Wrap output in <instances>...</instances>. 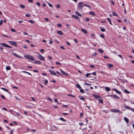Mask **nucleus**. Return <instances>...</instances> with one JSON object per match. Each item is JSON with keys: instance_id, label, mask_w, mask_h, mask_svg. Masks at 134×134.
<instances>
[{"instance_id": "nucleus-1", "label": "nucleus", "mask_w": 134, "mask_h": 134, "mask_svg": "<svg viewBox=\"0 0 134 134\" xmlns=\"http://www.w3.org/2000/svg\"><path fill=\"white\" fill-rule=\"evenodd\" d=\"M84 4V3H83L82 2H80L79 3V4L77 5V9L78 10L80 11H82V9L83 7V5L82 4Z\"/></svg>"}, {"instance_id": "nucleus-2", "label": "nucleus", "mask_w": 134, "mask_h": 134, "mask_svg": "<svg viewBox=\"0 0 134 134\" xmlns=\"http://www.w3.org/2000/svg\"><path fill=\"white\" fill-rule=\"evenodd\" d=\"M24 57L26 58H27L31 60L34 61L35 60V59L32 56L29 55H24Z\"/></svg>"}, {"instance_id": "nucleus-3", "label": "nucleus", "mask_w": 134, "mask_h": 134, "mask_svg": "<svg viewBox=\"0 0 134 134\" xmlns=\"http://www.w3.org/2000/svg\"><path fill=\"white\" fill-rule=\"evenodd\" d=\"M8 42L9 43L12 45H14L16 47L17 46V43L16 42L12 41H9Z\"/></svg>"}, {"instance_id": "nucleus-4", "label": "nucleus", "mask_w": 134, "mask_h": 134, "mask_svg": "<svg viewBox=\"0 0 134 134\" xmlns=\"http://www.w3.org/2000/svg\"><path fill=\"white\" fill-rule=\"evenodd\" d=\"M108 96L111 97L117 98V99H119L120 98L119 97L115 95L110 94Z\"/></svg>"}, {"instance_id": "nucleus-5", "label": "nucleus", "mask_w": 134, "mask_h": 134, "mask_svg": "<svg viewBox=\"0 0 134 134\" xmlns=\"http://www.w3.org/2000/svg\"><path fill=\"white\" fill-rule=\"evenodd\" d=\"M60 72L62 74L64 75H65L66 76H68V75L69 74H68V73H66L62 69H60Z\"/></svg>"}, {"instance_id": "nucleus-6", "label": "nucleus", "mask_w": 134, "mask_h": 134, "mask_svg": "<svg viewBox=\"0 0 134 134\" xmlns=\"http://www.w3.org/2000/svg\"><path fill=\"white\" fill-rule=\"evenodd\" d=\"M12 53L13 55H14V56H15L19 58H22V57H21V56L19 55H18L17 54H16L15 53H14L13 52H12Z\"/></svg>"}, {"instance_id": "nucleus-7", "label": "nucleus", "mask_w": 134, "mask_h": 134, "mask_svg": "<svg viewBox=\"0 0 134 134\" xmlns=\"http://www.w3.org/2000/svg\"><path fill=\"white\" fill-rule=\"evenodd\" d=\"M38 58L40 59H41L43 61H44L45 60V58L43 57L40 54H39Z\"/></svg>"}, {"instance_id": "nucleus-8", "label": "nucleus", "mask_w": 134, "mask_h": 134, "mask_svg": "<svg viewBox=\"0 0 134 134\" xmlns=\"http://www.w3.org/2000/svg\"><path fill=\"white\" fill-rule=\"evenodd\" d=\"M49 71L50 72V74L52 75H55V76H58V75H56V73L54 71H52L51 70H49Z\"/></svg>"}, {"instance_id": "nucleus-9", "label": "nucleus", "mask_w": 134, "mask_h": 134, "mask_svg": "<svg viewBox=\"0 0 134 134\" xmlns=\"http://www.w3.org/2000/svg\"><path fill=\"white\" fill-rule=\"evenodd\" d=\"M111 111L114 113L115 112H120V110H119L116 109H112L111 110Z\"/></svg>"}, {"instance_id": "nucleus-10", "label": "nucleus", "mask_w": 134, "mask_h": 134, "mask_svg": "<svg viewBox=\"0 0 134 134\" xmlns=\"http://www.w3.org/2000/svg\"><path fill=\"white\" fill-rule=\"evenodd\" d=\"M72 17L74 18H75L76 19L79 20L80 18L78 16H77L74 15H72Z\"/></svg>"}, {"instance_id": "nucleus-11", "label": "nucleus", "mask_w": 134, "mask_h": 134, "mask_svg": "<svg viewBox=\"0 0 134 134\" xmlns=\"http://www.w3.org/2000/svg\"><path fill=\"white\" fill-rule=\"evenodd\" d=\"M113 90L117 93L120 94L121 96H122V94H121V92H120L118 91L116 89H113Z\"/></svg>"}, {"instance_id": "nucleus-12", "label": "nucleus", "mask_w": 134, "mask_h": 134, "mask_svg": "<svg viewBox=\"0 0 134 134\" xmlns=\"http://www.w3.org/2000/svg\"><path fill=\"white\" fill-rule=\"evenodd\" d=\"M0 45H1L3 47H7L8 46V45L5 43H0Z\"/></svg>"}, {"instance_id": "nucleus-13", "label": "nucleus", "mask_w": 134, "mask_h": 134, "mask_svg": "<svg viewBox=\"0 0 134 134\" xmlns=\"http://www.w3.org/2000/svg\"><path fill=\"white\" fill-rule=\"evenodd\" d=\"M57 33L58 34L60 35H63V33L60 30H59V31H57Z\"/></svg>"}, {"instance_id": "nucleus-14", "label": "nucleus", "mask_w": 134, "mask_h": 134, "mask_svg": "<svg viewBox=\"0 0 134 134\" xmlns=\"http://www.w3.org/2000/svg\"><path fill=\"white\" fill-rule=\"evenodd\" d=\"M81 30L82 31V32L85 34H86L87 33V31H86L85 30L83 29L82 28L81 29Z\"/></svg>"}, {"instance_id": "nucleus-15", "label": "nucleus", "mask_w": 134, "mask_h": 134, "mask_svg": "<svg viewBox=\"0 0 134 134\" xmlns=\"http://www.w3.org/2000/svg\"><path fill=\"white\" fill-rule=\"evenodd\" d=\"M94 97L96 98H100V96L96 94L93 95Z\"/></svg>"}, {"instance_id": "nucleus-16", "label": "nucleus", "mask_w": 134, "mask_h": 134, "mask_svg": "<svg viewBox=\"0 0 134 134\" xmlns=\"http://www.w3.org/2000/svg\"><path fill=\"white\" fill-rule=\"evenodd\" d=\"M124 119L126 123H127L129 122V120L126 117H125L124 118Z\"/></svg>"}, {"instance_id": "nucleus-17", "label": "nucleus", "mask_w": 134, "mask_h": 134, "mask_svg": "<svg viewBox=\"0 0 134 134\" xmlns=\"http://www.w3.org/2000/svg\"><path fill=\"white\" fill-rule=\"evenodd\" d=\"M34 63L36 64H41L42 62L40 61H36L34 62Z\"/></svg>"}, {"instance_id": "nucleus-18", "label": "nucleus", "mask_w": 134, "mask_h": 134, "mask_svg": "<svg viewBox=\"0 0 134 134\" xmlns=\"http://www.w3.org/2000/svg\"><path fill=\"white\" fill-rule=\"evenodd\" d=\"M112 13L113 15L114 16H118V15L117 14L114 12H112Z\"/></svg>"}, {"instance_id": "nucleus-19", "label": "nucleus", "mask_w": 134, "mask_h": 134, "mask_svg": "<svg viewBox=\"0 0 134 134\" xmlns=\"http://www.w3.org/2000/svg\"><path fill=\"white\" fill-rule=\"evenodd\" d=\"M105 89L107 91H109L110 90V88L109 87H105Z\"/></svg>"}, {"instance_id": "nucleus-20", "label": "nucleus", "mask_w": 134, "mask_h": 134, "mask_svg": "<svg viewBox=\"0 0 134 134\" xmlns=\"http://www.w3.org/2000/svg\"><path fill=\"white\" fill-rule=\"evenodd\" d=\"M1 89L2 90H4V91L7 92L8 93L9 92L8 90V89H6L4 88H1Z\"/></svg>"}, {"instance_id": "nucleus-21", "label": "nucleus", "mask_w": 134, "mask_h": 134, "mask_svg": "<svg viewBox=\"0 0 134 134\" xmlns=\"http://www.w3.org/2000/svg\"><path fill=\"white\" fill-rule=\"evenodd\" d=\"M98 101L100 103L103 104V100L102 99H98Z\"/></svg>"}, {"instance_id": "nucleus-22", "label": "nucleus", "mask_w": 134, "mask_h": 134, "mask_svg": "<svg viewBox=\"0 0 134 134\" xmlns=\"http://www.w3.org/2000/svg\"><path fill=\"white\" fill-rule=\"evenodd\" d=\"M83 6H86L88 7L89 9H91V7L90 6L87 4H84Z\"/></svg>"}, {"instance_id": "nucleus-23", "label": "nucleus", "mask_w": 134, "mask_h": 134, "mask_svg": "<svg viewBox=\"0 0 134 134\" xmlns=\"http://www.w3.org/2000/svg\"><path fill=\"white\" fill-rule=\"evenodd\" d=\"M124 107L126 109H129V110H130L131 108L130 107L127 106L126 105H125L124 106Z\"/></svg>"}, {"instance_id": "nucleus-24", "label": "nucleus", "mask_w": 134, "mask_h": 134, "mask_svg": "<svg viewBox=\"0 0 134 134\" xmlns=\"http://www.w3.org/2000/svg\"><path fill=\"white\" fill-rule=\"evenodd\" d=\"M107 19L108 21L109 22V23L111 25H113L112 23L111 22V20L109 18H107Z\"/></svg>"}, {"instance_id": "nucleus-25", "label": "nucleus", "mask_w": 134, "mask_h": 134, "mask_svg": "<svg viewBox=\"0 0 134 134\" xmlns=\"http://www.w3.org/2000/svg\"><path fill=\"white\" fill-rule=\"evenodd\" d=\"M89 14H90L92 15H95L94 13L93 12H90Z\"/></svg>"}, {"instance_id": "nucleus-26", "label": "nucleus", "mask_w": 134, "mask_h": 134, "mask_svg": "<svg viewBox=\"0 0 134 134\" xmlns=\"http://www.w3.org/2000/svg\"><path fill=\"white\" fill-rule=\"evenodd\" d=\"M75 13L76 15H78V16H82V15L79 13L78 12H75Z\"/></svg>"}, {"instance_id": "nucleus-27", "label": "nucleus", "mask_w": 134, "mask_h": 134, "mask_svg": "<svg viewBox=\"0 0 134 134\" xmlns=\"http://www.w3.org/2000/svg\"><path fill=\"white\" fill-rule=\"evenodd\" d=\"M79 97L80 98V99L81 100H84L85 99V98L83 97L79 96Z\"/></svg>"}, {"instance_id": "nucleus-28", "label": "nucleus", "mask_w": 134, "mask_h": 134, "mask_svg": "<svg viewBox=\"0 0 134 134\" xmlns=\"http://www.w3.org/2000/svg\"><path fill=\"white\" fill-rule=\"evenodd\" d=\"M22 72H23V73H26L29 75H31V74L29 72H26V71H22Z\"/></svg>"}, {"instance_id": "nucleus-29", "label": "nucleus", "mask_w": 134, "mask_h": 134, "mask_svg": "<svg viewBox=\"0 0 134 134\" xmlns=\"http://www.w3.org/2000/svg\"><path fill=\"white\" fill-rule=\"evenodd\" d=\"M6 69L7 70H9L10 69V68L9 66H7L6 68Z\"/></svg>"}, {"instance_id": "nucleus-30", "label": "nucleus", "mask_w": 134, "mask_h": 134, "mask_svg": "<svg viewBox=\"0 0 134 134\" xmlns=\"http://www.w3.org/2000/svg\"><path fill=\"white\" fill-rule=\"evenodd\" d=\"M98 51L100 53H102L103 52V51L101 49H98Z\"/></svg>"}, {"instance_id": "nucleus-31", "label": "nucleus", "mask_w": 134, "mask_h": 134, "mask_svg": "<svg viewBox=\"0 0 134 134\" xmlns=\"http://www.w3.org/2000/svg\"><path fill=\"white\" fill-rule=\"evenodd\" d=\"M124 92H125L127 93H130V92L128 91L127 90L125 89L124 90Z\"/></svg>"}, {"instance_id": "nucleus-32", "label": "nucleus", "mask_w": 134, "mask_h": 134, "mask_svg": "<svg viewBox=\"0 0 134 134\" xmlns=\"http://www.w3.org/2000/svg\"><path fill=\"white\" fill-rule=\"evenodd\" d=\"M53 42L52 41V38H51L49 40V43L50 44H53Z\"/></svg>"}, {"instance_id": "nucleus-33", "label": "nucleus", "mask_w": 134, "mask_h": 134, "mask_svg": "<svg viewBox=\"0 0 134 134\" xmlns=\"http://www.w3.org/2000/svg\"><path fill=\"white\" fill-rule=\"evenodd\" d=\"M60 120H61L62 121H66V120L64 119H63V118H60L59 119Z\"/></svg>"}, {"instance_id": "nucleus-34", "label": "nucleus", "mask_w": 134, "mask_h": 134, "mask_svg": "<svg viewBox=\"0 0 134 134\" xmlns=\"http://www.w3.org/2000/svg\"><path fill=\"white\" fill-rule=\"evenodd\" d=\"M76 86L79 89H80V88H81V86H80L79 84H77L76 85Z\"/></svg>"}, {"instance_id": "nucleus-35", "label": "nucleus", "mask_w": 134, "mask_h": 134, "mask_svg": "<svg viewBox=\"0 0 134 134\" xmlns=\"http://www.w3.org/2000/svg\"><path fill=\"white\" fill-rule=\"evenodd\" d=\"M100 29L102 32H104L105 31V30L103 28H100Z\"/></svg>"}, {"instance_id": "nucleus-36", "label": "nucleus", "mask_w": 134, "mask_h": 134, "mask_svg": "<svg viewBox=\"0 0 134 134\" xmlns=\"http://www.w3.org/2000/svg\"><path fill=\"white\" fill-rule=\"evenodd\" d=\"M80 92L82 93H84V91L82 89H80Z\"/></svg>"}, {"instance_id": "nucleus-37", "label": "nucleus", "mask_w": 134, "mask_h": 134, "mask_svg": "<svg viewBox=\"0 0 134 134\" xmlns=\"http://www.w3.org/2000/svg\"><path fill=\"white\" fill-rule=\"evenodd\" d=\"M108 66L110 68H112L113 66V65L111 64H108Z\"/></svg>"}, {"instance_id": "nucleus-38", "label": "nucleus", "mask_w": 134, "mask_h": 134, "mask_svg": "<svg viewBox=\"0 0 134 134\" xmlns=\"http://www.w3.org/2000/svg\"><path fill=\"white\" fill-rule=\"evenodd\" d=\"M1 97L3 99H5V97L4 96L3 94H2L1 95Z\"/></svg>"}, {"instance_id": "nucleus-39", "label": "nucleus", "mask_w": 134, "mask_h": 134, "mask_svg": "<svg viewBox=\"0 0 134 134\" xmlns=\"http://www.w3.org/2000/svg\"><path fill=\"white\" fill-rule=\"evenodd\" d=\"M84 85H87L88 86H89L91 85V84L88 83L87 82H85L84 83Z\"/></svg>"}, {"instance_id": "nucleus-40", "label": "nucleus", "mask_w": 134, "mask_h": 134, "mask_svg": "<svg viewBox=\"0 0 134 134\" xmlns=\"http://www.w3.org/2000/svg\"><path fill=\"white\" fill-rule=\"evenodd\" d=\"M91 74V73H87L86 75V77H88V76L90 75Z\"/></svg>"}, {"instance_id": "nucleus-41", "label": "nucleus", "mask_w": 134, "mask_h": 134, "mask_svg": "<svg viewBox=\"0 0 134 134\" xmlns=\"http://www.w3.org/2000/svg\"><path fill=\"white\" fill-rule=\"evenodd\" d=\"M29 22H30V23H34V21L32 20H29Z\"/></svg>"}, {"instance_id": "nucleus-42", "label": "nucleus", "mask_w": 134, "mask_h": 134, "mask_svg": "<svg viewBox=\"0 0 134 134\" xmlns=\"http://www.w3.org/2000/svg\"><path fill=\"white\" fill-rule=\"evenodd\" d=\"M20 6L21 8H25V6L22 4L20 5Z\"/></svg>"}, {"instance_id": "nucleus-43", "label": "nucleus", "mask_w": 134, "mask_h": 134, "mask_svg": "<svg viewBox=\"0 0 134 134\" xmlns=\"http://www.w3.org/2000/svg\"><path fill=\"white\" fill-rule=\"evenodd\" d=\"M48 80H47L46 79L45 80V81L44 82V83L45 84V85H46L47 83H48Z\"/></svg>"}, {"instance_id": "nucleus-44", "label": "nucleus", "mask_w": 134, "mask_h": 134, "mask_svg": "<svg viewBox=\"0 0 134 134\" xmlns=\"http://www.w3.org/2000/svg\"><path fill=\"white\" fill-rule=\"evenodd\" d=\"M102 111L106 113H108L109 112L108 110H102Z\"/></svg>"}, {"instance_id": "nucleus-45", "label": "nucleus", "mask_w": 134, "mask_h": 134, "mask_svg": "<svg viewBox=\"0 0 134 134\" xmlns=\"http://www.w3.org/2000/svg\"><path fill=\"white\" fill-rule=\"evenodd\" d=\"M68 96H71L73 97H75V96H74V95H73L70 94H68Z\"/></svg>"}, {"instance_id": "nucleus-46", "label": "nucleus", "mask_w": 134, "mask_h": 134, "mask_svg": "<svg viewBox=\"0 0 134 134\" xmlns=\"http://www.w3.org/2000/svg\"><path fill=\"white\" fill-rule=\"evenodd\" d=\"M97 53H94L92 55V56L93 57L96 56L97 55Z\"/></svg>"}, {"instance_id": "nucleus-47", "label": "nucleus", "mask_w": 134, "mask_h": 134, "mask_svg": "<svg viewBox=\"0 0 134 134\" xmlns=\"http://www.w3.org/2000/svg\"><path fill=\"white\" fill-rule=\"evenodd\" d=\"M117 56H119L122 59H123V58L122 57V56L120 54H119V55H118Z\"/></svg>"}, {"instance_id": "nucleus-48", "label": "nucleus", "mask_w": 134, "mask_h": 134, "mask_svg": "<svg viewBox=\"0 0 134 134\" xmlns=\"http://www.w3.org/2000/svg\"><path fill=\"white\" fill-rule=\"evenodd\" d=\"M57 26L59 27H60L62 26V25L61 24H57Z\"/></svg>"}, {"instance_id": "nucleus-49", "label": "nucleus", "mask_w": 134, "mask_h": 134, "mask_svg": "<svg viewBox=\"0 0 134 134\" xmlns=\"http://www.w3.org/2000/svg\"><path fill=\"white\" fill-rule=\"evenodd\" d=\"M100 36L102 38H104V36L103 34H101L100 35Z\"/></svg>"}, {"instance_id": "nucleus-50", "label": "nucleus", "mask_w": 134, "mask_h": 134, "mask_svg": "<svg viewBox=\"0 0 134 134\" xmlns=\"http://www.w3.org/2000/svg\"><path fill=\"white\" fill-rule=\"evenodd\" d=\"M11 30L13 32H15L16 31V30L15 29H11Z\"/></svg>"}, {"instance_id": "nucleus-51", "label": "nucleus", "mask_w": 134, "mask_h": 134, "mask_svg": "<svg viewBox=\"0 0 134 134\" xmlns=\"http://www.w3.org/2000/svg\"><path fill=\"white\" fill-rule=\"evenodd\" d=\"M56 64H57L59 65H61V64L60 63H59V62H56Z\"/></svg>"}, {"instance_id": "nucleus-52", "label": "nucleus", "mask_w": 134, "mask_h": 134, "mask_svg": "<svg viewBox=\"0 0 134 134\" xmlns=\"http://www.w3.org/2000/svg\"><path fill=\"white\" fill-rule=\"evenodd\" d=\"M36 4L38 6H40V3L39 2H37L36 3Z\"/></svg>"}, {"instance_id": "nucleus-53", "label": "nucleus", "mask_w": 134, "mask_h": 134, "mask_svg": "<svg viewBox=\"0 0 134 134\" xmlns=\"http://www.w3.org/2000/svg\"><path fill=\"white\" fill-rule=\"evenodd\" d=\"M3 22V21H2V20H1L0 22V26L2 25V23Z\"/></svg>"}, {"instance_id": "nucleus-54", "label": "nucleus", "mask_w": 134, "mask_h": 134, "mask_svg": "<svg viewBox=\"0 0 134 134\" xmlns=\"http://www.w3.org/2000/svg\"><path fill=\"white\" fill-rule=\"evenodd\" d=\"M23 33L24 35H28V34L27 32H23Z\"/></svg>"}, {"instance_id": "nucleus-55", "label": "nucleus", "mask_w": 134, "mask_h": 134, "mask_svg": "<svg viewBox=\"0 0 134 134\" xmlns=\"http://www.w3.org/2000/svg\"><path fill=\"white\" fill-rule=\"evenodd\" d=\"M90 20V19L88 18H86V20L87 21H89Z\"/></svg>"}, {"instance_id": "nucleus-56", "label": "nucleus", "mask_w": 134, "mask_h": 134, "mask_svg": "<svg viewBox=\"0 0 134 134\" xmlns=\"http://www.w3.org/2000/svg\"><path fill=\"white\" fill-rule=\"evenodd\" d=\"M57 7L58 8H59L60 7V6L59 4H58L57 5Z\"/></svg>"}, {"instance_id": "nucleus-57", "label": "nucleus", "mask_w": 134, "mask_h": 134, "mask_svg": "<svg viewBox=\"0 0 134 134\" xmlns=\"http://www.w3.org/2000/svg\"><path fill=\"white\" fill-rule=\"evenodd\" d=\"M111 3L112 5H114V2L113 1H111Z\"/></svg>"}, {"instance_id": "nucleus-58", "label": "nucleus", "mask_w": 134, "mask_h": 134, "mask_svg": "<svg viewBox=\"0 0 134 134\" xmlns=\"http://www.w3.org/2000/svg\"><path fill=\"white\" fill-rule=\"evenodd\" d=\"M54 102H58V100L57 99H54Z\"/></svg>"}, {"instance_id": "nucleus-59", "label": "nucleus", "mask_w": 134, "mask_h": 134, "mask_svg": "<svg viewBox=\"0 0 134 134\" xmlns=\"http://www.w3.org/2000/svg\"><path fill=\"white\" fill-rule=\"evenodd\" d=\"M25 16L26 17H29L30 16L29 14H27L25 15Z\"/></svg>"}, {"instance_id": "nucleus-60", "label": "nucleus", "mask_w": 134, "mask_h": 134, "mask_svg": "<svg viewBox=\"0 0 134 134\" xmlns=\"http://www.w3.org/2000/svg\"><path fill=\"white\" fill-rule=\"evenodd\" d=\"M90 67L92 68H94V66L93 65H90Z\"/></svg>"}, {"instance_id": "nucleus-61", "label": "nucleus", "mask_w": 134, "mask_h": 134, "mask_svg": "<svg viewBox=\"0 0 134 134\" xmlns=\"http://www.w3.org/2000/svg\"><path fill=\"white\" fill-rule=\"evenodd\" d=\"M66 44L68 45V46H70V44L69 43V42H66Z\"/></svg>"}, {"instance_id": "nucleus-62", "label": "nucleus", "mask_w": 134, "mask_h": 134, "mask_svg": "<svg viewBox=\"0 0 134 134\" xmlns=\"http://www.w3.org/2000/svg\"><path fill=\"white\" fill-rule=\"evenodd\" d=\"M34 72H38V71L37 70H34L33 71Z\"/></svg>"}, {"instance_id": "nucleus-63", "label": "nucleus", "mask_w": 134, "mask_h": 134, "mask_svg": "<svg viewBox=\"0 0 134 134\" xmlns=\"http://www.w3.org/2000/svg\"><path fill=\"white\" fill-rule=\"evenodd\" d=\"M60 47L61 49H65L63 46H60Z\"/></svg>"}, {"instance_id": "nucleus-64", "label": "nucleus", "mask_w": 134, "mask_h": 134, "mask_svg": "<svg viewBox=\"0 0 134 134\" xmlns=\"http://www.w3.org/2000/svg\"><path fill=\"white\" fill-rule=\"evenodd\" d=\"M92 74L93 75H96V72H94L92 73Z\"/></svg>"}]
</instances>
